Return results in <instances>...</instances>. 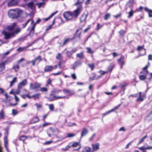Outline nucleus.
<instances>
[{
  "label": "nucleus",
  "mask_w": 152,
  "mask_h": 152,
  "mask_svg": "<svg viewBox=\"0 0 152 152\" xmlns=\"http://www.w3.org/2000/svg\"><path fill=\"white\" fill-rule=\"evenodd\" d=\"M22 12V10L19 9L11 10L9 11L8 15L11 18H16L19 17Z\"/></svg>",
  "instance_id": "f257e3e1"
},
{
  "label": "nucleus",
  "mask_w": 152,
  "mask_h": 152,
  "mask_svg": "<svg viewBox=\"0 0 152 152\" xmlns=\"http://www.w3.org/2000/svg\"><path fill=\"white\" fill-rule=\"evenodd\" d=\"M41 21V20L40 19H38L37 20L36 23H34V21L32 19H28L27 20V21L25 24H23V28H25L26 26V25L30 21H31V24L32 25V27L31 30V32H33V33L34 31V28L36 24L39 23V22Z\"/></svg>",
  "instance_id": "f03ea898"
},
{
  "label": "nucleus",
  "mask_w": 152,
  "mask_h": 152,
  "mask_svg": "<svg viewBox=\"0 0 152 152\" xmlns=\"http://www.w3.org/2000/svg\"><path fill=\"white\" fill-rule=\"evenodd\" d=\"M2 34L4 35L5 39H9L12 37H14L12 32H8L6 30V29L2 31Z\"/></svg>",
  "instance_id": "7ed1b4c3"
},
{
  "label": "nucleus",
  "mask_w": 152,
  "mask_h": 152,
  "mask_svg": "<svg viewBox=\"0 0 152 152\" xmlns=\"http://www.w3.org/2000/svg\"><path fill=\"white\" fill-rule=\"evenodd\" d=\"M81 8L82 7L81 5H80L79 7H78L73 12H72V14L74 18H76L78 17L81 12Z\"/></svg>",
  "instance_id": "20e7f679"
},
{
  "label": "nucleus",
  "mask_w": 152,
  "mask_h": 152,
  "mask_svg": "<svg viewBox=\"0 0 152 152\" xmlns=\"http://www.w3.org/2000/svg\"><path fill=\"white\" fill-rule=\"evenodd\" d=\"M63 16L67 20H71L74 18L72 12H65L63 14Z\"/></svg>",
  "instance_id": "39448f33"
},
{
  "label": "nucleus",
  "mask_w": 152,
  "mask_h": 152,
  "mask_svg": "<svg viewBox=\"0 0 152 152\" xmlns=\"http://www.w3.org/2000/svg\"><path fill=\"white\" fill-rule=\"evenodd\" d=\"M65 97V96H56L53 94H51L50 96L47 98L50 101H52L58 99L64 98Z\"/></svg>",
  "instance_id": "423d86ee"
},
{
  "label": "nucleus",
  "mask_w": 152,
  "mask_h": 152,
  "mask_svg": "<svg viewBox=\"0 0 152 152\" xmlns=\"http://www.w3.org/2000/svg\"><path fill=\"white\" fill-rule=\"evenodd\" d=\"M40 84L36 82L33 83H31L30 85L29 88L31 90H37L41 86Z\"/></svg>",
  "instance_id": "0eeeda50"
},
{
  "label": "nucleus",
  "mask_w": 152,
  "mask_h": 152,
  "mask_svg": "<svg viewBox=\"0 0 152 152\" xmlns=\"http://www.w3.org/2000/svg\"><path fill=\"white\" fill-rule=\"evenodd\" d=\"M42 60L41 56H38L34 60L31 61V63L33 66H35L36 63L38 64Z\"/></svg>",
  "instance_id": "6e6552de"
},
{
  "label": "nucleus",
  "mask_w": 152,
  "mask_h": 152,
  "mask_svg": "<svg viewBox=\"0 0 152 152\" xmlns=\"http://www.w3.org/2000/svg\"><path fill=\"white\" fill-rule=\"evenodd\" d=\"M42 60L41 56H38L34 60L31 61V63L33 66H35L36 63L38 64Z\"/></svg>",
  "instance_id": "1a4fd4ad"
},
{
  "label": "nucleus",
  "mask_w": 152,
  "mask_h": 152,
  "mask_svg": "<svg viewBox=\"0 0 152 152\" xmlns=\"http://www.w3.org/2000/svg\"><path fill=\"white\" fill-rule=\"evenodd\" d=\"M42 60L41 56H38L34 60L31 61V63L33 66H35L36 63L38 64Z\"/></svg>",
  "instance_id": "9d476101"
},
{
  "label": "nucleus",
  "mask_w": 152,
  "mask_h": 152,
  "mask_svg": "<svg viewBox=\"0 0 152 152\" xmlns=\"http://www.w3.org/2000/svg\"><path fill=\"white\" fill-rule=\"evenodd\" d=\"M27 84V80L26 79H25L18 84V88L19 89H21L23 86H25Z\"/></svg>",
  "instance_id": "9b49d317"
},
{
  "label": "nucleus",
  "mask_w": 152,
  "mask_h": 152,
  "mask_svg": "<svg viewBox=\"0 0 152 152\" xmlns=\"http://www.w3.org/2000/svg\"><path fill=\"white\" fill-rule=\"evenodd\" d=\"M16 25V23H14L12 25L8 26L5 29H7L9 31H12L14 29Z\"/></svg>",
  "instance_id": "f8f14e48"
},
{
  "label": "nucleus",
  "mask_w": 152,
  "mask_h": 152,
  "mask_svg": "<svg viewBox=\"0 0 152 152\" xmlns=\"http://www.w3.org/2000/svg\"><path fill=\"white\" fill-rule=\"evenodd\" d=\"M20 0H11L8 3V5L10 7L17 4L19 2Z\"/></svg>",
  "instance_id": "ddd939ff"
},
{
  "label": "nucleus",
  "mask_w": 152,
  "mask_h": 152,
  "mask_svg": "<svg viewBox=\"0 0 152 152\" xmlns=\"http://www.w3.org/2000/svg\"><path fill=\"white\" fill-rule=\"evenodd\" d=\"M54 69V67L52 66L47 65L45 66L44 68L45 72H49L52 70Z\"/></svg>",
  "instance_id": "4468645a"
},
{
  "label": "nucleus",
  "mask_w": 152,
  "mask_h": 152,
  "mask_svg": "<svg viewBox=\"0 0 152 152\" xmlns=\"http://www.w3.org/2000/svg\"><path fill=\"white\" fill-rule=\"evenodd\" d=\"M92 145L93 151H96L99 148V143L92 144Z\"/></svg>",
  "instance_id": "2eb2a0df"
},
{
  "label": "nucleus",
  "mask_w": 152,
  "mask_h": 152,
  "mask_svg": "<svg viewBox=\"0 0 152 152\" xmlns=\"http://www.w3.org/2000/svg\"><path fill=\"white\" fill-rule=\"evenodd\" d=\"M124 57L121 56L120 58L117 60L118 63L121 66L125 64V62L124 60Z\"/></svg>",
  "instance_id": "dca6fc26"
},
{
  "label": "nucleus",
  "mask_w": 152,
  "mask_h": 152,
  "mask_svg": "<svg viewBox=\"0 0 152 152\" xmlns=\"http://www.w3.org/2000/svg\"><path fill=\"white\" fill-rule=\"evenodd\" d=\"M50 131L52 133H56L57 134H58L60 132V131L57 128H50Z\"/></svg>",
  "instance_id": "f3484780"
},
{
  "label": "nucleus",
  "mask_w": 152,
  "mask_h": 152,
  "mask_svg": "<svg viewBox=\"0 0 152 152\" xmlns=\"http://www.w3.org/2000/svg\"><path fill=\"white\" fill-rule=\"evenodd\" d=\"M4 147L6 148L7 150L8 151V141L7 139V136H5L4 138Z\"/></svg>",
  "instance_id": "a211bd4d"
},
{
  "label": "nucleus",
  "mask_w": 152,
  "mask_h": 152,
  "mask_svg": "<svg viewBox=\"0 0 152 152\" xmlns=\"http://www.w3.org/2000/svg\"><path fill=\"white\" fill-rule=\"evenodd\" d=\"M21 30V28L20 27H18L16 28L15 30L14 31L12 32L14 37L15 36V35H16L20 33V32Z\"/></svg>",
  "instance_id": "6ab92c4d"
},
{
  "label": "nucleus",
  "mask_w": 152,
  "mask_h": 152,
  "mask_svg": "<svg viewBox=\"0 0 152 152\" xmlns=\"http://www.w3.org/2000/svg\"><path fill=\"white\" fill-rule=\"evenodd\" d=\"M7 62V61H6L0 64V71H2L4 70L5 68V64Z\"/></svg>",
  "instance_id": "aec40b11"
},
{
  "label": "nucleus",
  "mask_w": 152,
  "mask_h": 152,
  "mask_svg": "<svg viewBox=\"0 0 152 152\" xmlns=\"http://www.w3.org/2000/svg\"><path fill=\"white\" fill-rule=\"evenodd\" d=\"M39 119L37 117H34L32 118L30 121V124H33L38 122Z\"/></svg>",
  "instance_id": "412c9836"
},
{
  "label": "nucleus",
  "mask_w": 152,
  "mask_h": 152,
  "mask_svg": "<svg viewBox=\"0 0 152 152\" xmlns=\"http://www.w3.org/2000/svg\"><path fill=\"white\" fill-rule=\"evenodd\" d=\"M87 15L83 14L80 18V20L81 22H84L86 21L87 18Z\"/></svg>",
  "instance_id": "4be33fe9"
},
{
  "label": "nucleus",
  "mask_w": 152,
  "mask_h": 152,
  "mask_svg": "<svg viewBox=\"0 0 152 152\" xmlns=\"http://www.w3.org/2000/svg\"><path fill=\"white\" fill-rule=\"evenodd\" d=\"M5 112L3 109H2L0 112V120L4 119L5 118Z\"/></svg>",
  "instance_id": "5701e85b"
},
{
  "label": "nucleus",
  "mask_w": 152,
  "mask_h": 152,
  "mask_svg": "<svg viewBox=\"0 0 152 152\" xmlns=\"http://www.w3.org/2000/svg\"><path fill=\"white\" fill-rule=\"evenodd\" d=\"M63 92L65 94L68 93L70 96L74 94V93L70 91L68 89H64L63 90Z\"/></svg>",
  "instance_id": "b1692460"
},
{
  "label": "nucleus",
  "mask_w": 152,
  "mask_h": 152,
  "mask_svg": "<svg viewBox=\"0 0 152 152\" xmlns=\"http://www.w3.org/2000/svg\"><path fill=\"white\" fill-rule=\"evenodd\" d=\"M26 5L28 7L31 9H33L35 7L34 3L32 1L27 4Z\"/></svg>",
  "instance_id": "393cba45"
},
{
  "label": "nucleus",
  "mask_w": 152,
  "mask_h": 152,
  "mask_svg": "<svg viewBox=\"0 0 152 152\" xmlns=\"http://www.w3.org/2000/svg\"><path fill=\"white\" fill-rule=\"evenodd\" d=\"M81 64V63L80 61L75 62L73 65V69H75L76 68L77 66H80Z\"/></svg>",
  "instance_id": "a878e982"
},
{
  "label": "nucleus",
  "mask_w": 152,
  "mask_h": 152,
  "mask_svg": "<svg viewBox=\"0 0 152 152\" xmlns=\"http://www.w3.org/2000/svg\"><path fill=\"white\" fill-rule=\"evenodd\" d=\"M40 95V94L39 93L35 94H33L32 95V97L34 100H36L37 99H39Z\"/></svg>",
  "instance_id": "bb28decb"
},
{
  "label": "nucleus",
  "mask_w": 152,
  "mask_h": 152,
  "mask_svg": "<svg viewBox=\"0 0 152 152\" xmlns=\"http://www.w3.org/2000/svg\"><path fill=\"white\" fill-rule=\"evenodd\" d=\"M88 130L86 128L83 129L81 132V137H82L88 133Z\"/></svg>",
  "instance_id": "cd10ccee"
},
{
  "label": "nucleus",
  "mask_w": 152,
  "mask_h": 152,
  "mask_svg": "<svg viewBox=\"0 0 152 152\" xmlns=\"http://www.w3.org/2000/svg\"><path fill=\"white\" fill-rule=\"evenodd\" d=\"M17 82V77H15L10 82V87H11L13 85L14 83Z\"/></svg>",
  "instance_id": "c85d7f7f"
},
{
  "label": "nucleus",
  "mask_w": 152,
  "mask_h": 152,
  "mask_svg": "<svg viewBox=\"0 0 152 152\" xmlns=\"http://www.w3.org/2000/svg\"><path fill=\"white\" fill-rule=\"evenodd\" d=\"M77 50V48H75L72 50L71 52H67V54L68 55H69L70 56H71L73 53L76 52Z\"/></svg>",
  "instance_id": "c756f323"
},
{
  "label": "nucleus",
  "mask_w": 152,
  "mask_h": 152,
  "mask_svg": "<svg viewBox=\"0 0 152 152\" xmlns=\"http://www.w3.org/2000/svg\"><path fill=\"white\" fill-rule=\"evenodd\" d=\"M82 33V29L80 28L78 29L76 31L75 34H77L78 37L79 38H80V34Z\"/></svg>",
  "instance_id": "7c9ffc66"
},
{
  "label": "nucleus",
  "mask_w": 152,
  "mask_h": 152,
  "mask_svg": "<svg viewBox=\"0 0 152 152\" xmlns=\"http://www.w3.org/2000/svg\"><path fill=\"white\" fill-rule=\"evenodd\" d=\"M75 38V37H74L72 39L68 38L67 39H65L64 41V42H63V45H65L68 42H70V41L72 40Z\"/></svg>",
  "instance_id": "2f4dec72"
},
{
  "label": "nucleus",
  "mask_w": 152,
  "mask_h": 152,
  "mask_svg": "<svg viewBox=\"0 0 152 152\" xmlns=\"http://www.w3.org/2000/svg\"><path fill=\"white\" fill-rule=\"evenodd\" d=\"M39 91L42 92H47L48 91V88L46 87H42L40 88Z\"/></svg>",
  "instance_id": "473e14b6"
},
{
  "label": "nucleus",
  "mask_w": 152,
  "mask_h": 152,
  "mask_svg": "<svg viewBox=\"0 0 152 152\" xmlns=\"http://www.w3.org/2000/svg\"><path fill=\"white\" fill-rule=\"evenodd\" d=\"M19 64H18L16 65H14L12 67V69H14L15 72H17L19 69L20 68Z\"/></svg>",
  "instance_id": "72a5a7b5"
},
{
  "label": "nucleus",
  "mask_w": 152,
  "mask_h": 152,
  "mask_svg": "<svg viewBox=\"0 0 152 152\" xmlns=\"http://www.w3.org/2000/svg\"><path fill=\"white\" fill-rule=\"evenodd\" d=\"M110 14L109 13L106 14L104 15V19L105 20H107L110 18Z\"/></svg>",
  "instance_id": "f704fd0d"
},
{
  "label": "nucleus",
  "mask_w": 152,
  "mask_h": 152,
  "mask_svg": "<svg viewBox=\"0 0 152 152\" xmlns=\"http://www.w3.org/2000/svg\"><path fill=\"white\" fill-rule=\"evenodd\" d=\"M133 2V0H129V2H127V5L129 7L132 6L134 4Z\"/></svg>",
  "instance_id": "c9c22d12"
},
{
  "label": "nucleus",
  "mask_w": 152,
  "mask_h": 152,
  "mask_svg": "<svg viewBox=\"0 0 152 152\" xmlns=\"http://www.w3.org/2000/svg\"><path fill=\"white\" fill-rule=\"evenodd\" d=\"M83 1V0H77V2L75 4V5H76L77 4L79 5V6L78 7H79L80 5L82 6L81 3H82Z\"/></svg>",
  "instance_id": "e433bc0d"
},
{
  "label": "nucleus",
  "mask_w": 152,
  "mask_h": 152,
  "mask_svg": "<svg viewBox=\"0 0 152 152\" xmlns=\"http://www.w3.org/2000/svg\"><path fill=\"white\" fill-rule=\"evenodd\" d=\"M134 13V12L133 11V10L131 9V11L128 13L129 16L128 18H129L132 17L133 16Z\"/></svg>",
  "instance_id": "4c0bfd02"
},
{
  "label": "nucleus",
  "mask_w": 152,
  "mask_h": 152,
  "mask_svg": "<svg viewBox=\"0 0 152 152\" xmlns=\"http://www.w3.org/2000/svg\"><path fill=\"white\" fill-rule=\"evenodd\" d=\"M50 111H53L54 109V106L53 104H50L48 105Z\"/></svg>",
  "instance_id": "58836bf2"
},
{
  "label": "nucleus",
  "mask_w": 152,
  "mask_h": 152,
  "mask_svg": "<svg viewBox=\"0 0 152 152\" xmlns=\"http://www.w3.org/2000/svg\"><path fill=\"white\" fill-rule=\"evenodd\" d=\"M57 12H55L54 13H52L50 15V16L48 17V18H45V21H46L48 20L49 19H50V18H52L53 16L56 14V13Z\"/></svg>",
  "instance_id": "ea45409f"
},
{
  "label": "nucleus",
  "mask_w": 152,
  "mask_h": 152,
  "mask_svg": "<svg viewBox=\"0 0 152 152\" xmlns=\"http://www.w3.org/2000/svg\"><path fill=\"white\" fill-rule=\"evenodd\" d=\"M146 75H140L139 76V78L141 80H144L146 78Z\"/></svg>",
  "instance_id": "a19ab883"
},
{
  "label": "nucleus",
  "mask_w": 152,
  "mask_h": 152,
  "mask_svg": "<svg viewBox=\"0 0 152 152\" xmlns=\"http://www.w3.org/2000/svg\"><path fill=\"white\" fill-rule=\"evenodd\" d=\"M88 66L91 68L92 70H93L95 67V65L94 64H88Z\"/></svg>",
  "instance_id": "79ce46f5"
},
{
  "label": "nucleus",
  "mask_w": 152,
  "mask_h": 152,
  "mask_svg": "<svg viewBox=\"0 0 152 152\" xmlns=\"http://www.w3.org/2000/svg\"><path fill=\"white\" fill-rule=\"evenodd\" d=\"M77 57L80 58H83V53L81 52L80 53H78L77 54Z\"/></svg>",
  "instance_id": "37998d69"
},
{
  "label": "nucleus",
  "mask_w": 152,
  "mask_h": 152,
  "mask_svg": "<svg viewBox=\"0 0 152 152\" xmlns=\"http://www.w3.org/2000/svg\"><path fill=\"white\" fill-rule=\"evenodd\" d=\"M147 135L145 136L144 137L142 138L138 142V144H140V143H141L146 138H147Z\"/></svg>",
  "instance_id": "c03bdc74"
},
{
  "label": "nucleus",
  "mask_w": 152,
  "mask_h": 152,
  "mask_svg": "<svg viewBox=\"0 0 152 152\" xmlns=\"http://www.w3.org/2000/svg\"><path fill=\"white\" fill-rule=\"evenodd\" d=\"M26 139V137L25 136L23 135L20 136L19 138V140L22 141H24Z\"/></svg>",
  "instance_id": "a18cd8bd"
},
{
  "label": "nucleus",
  "mask_w": 152,
  "mask_h": 152,
  "mask_svg": "<svg viewBox=\"0 0 152 152\" xmlns=\"http://www.w3.org/2000/svg\"><path fill=\"white\" fill-rule=\"evenodd\" d=\"M86 49L88 50L87 52L88 53L91 54H93L94 53V51L91 50L90 48L88 47Z\"/></svg>",
  "instance_id": "49530a36"
},
{
  "label": "nucleus",
  "mask_w": 152,
  "mask_h": 152,
  "mask_svg": "<svg viewBox=\"0 0 152 152\" xmlns=\"http://www.w3.org/2000/svg\"><path fill=\"white\" fill-rule=\"evenodd\" d=\"M75 134L72 133H68L67 134V137H72L75 136Z\"/></svg>",
  "instance_id": "de8ad7c7"
},
{
  "label": "nucleus",
  "mask_w": 152,
  "mask_h": 152,
  "mask_svg": "<svg viewBox=\"0 0 152 152\" xmlns=\"http://www.w3.org/2000/svg\"><path fill=\"white\" fill-rule=\"evenodd\" d=\"M12 113L14 115H15L18 113V112L16 110L13 109L12 110Z\"/></svg>",
  "instance_id": "09e8293b"
},
{
  "label": "nucleus",
  "mask_w": 152,
  "mask_h": 152,
  "mask_svg": "<svg viewBox=\"0 0 152 152\" xmlns=\"http://www.w3.org/2000/svg\"><path fill=\"white\" fill-rule=\"evenodd\" d=\"M20 89H19L18 88V89L14 92V95H16V94H19L20 92Z\"/></svg>",
  "instance_id": "8fccbe9b"
},
{
  "label": "nucleus",
  "mask_w": 152,
  "mask_h": 152,
  "mask_svg": "<svg viewBox=\"0 0 152 152\" xmlns=\"http://www.w3.org/2000/svg\"><path fill=\"white\" fill-rule=\"evenodd\" d=\"M24 48L19 47L17 49V51L19 52H21L25 50Z\"/></svg>",
  "instance_id": "3c124183"
},
{
  "label": "nucleus",
  "mask_w": 152,
  "mask_h": 152,
  "mask_svg": "<svg viewBox=\"0 0 152 152\" xmlns=\"http://www.w3.org/2000/svg\"><path fill=\"white\" fill-rule=\"evenodd\" d=\"M71 76L72 78L74 80H75L77 78L76 75L75 73L72 74L71 75Z\"/></svg>",
  "instance_id": "603ef678"
},
{
  "label": "nucleus",
  "mask_w": 152,
  "mask_h": 152,
  "mask_svg": "<svg viewBox=\"0 0 152 152\" xmlns=\"http://www.w3.org/2000/svg\"><path fill=\"white\" fill-rule=\"evenodd\" d=\"M139 149L140 150L143 151V152H144V151H145V150H147V147L145 148L143 146V147H140L139 148Z\"/></svg>",
  "instance_id": "864d4df0"
},
{
  "label": "nucleus",
  "mask_w": 152,
  "mask_h": 152,
  "mask_svg": "<svg viewBox=\"0 0 152 152\" xmlns=\"http://www.w3.org/2000/svg\"><path fill=\"white\" fill-rule=\"evenodd\" d=\"M51 82L52 80L50 78H49L47 80V83L46 85V86H47L51 84Z\"/></svg>",
  "instance_id": "5fc2aeb1"
},
{
  "label": "nucleus",
  "mask_w": 152,
  "mask_h": 152,
  "mask_svg": "<svg viewBox=\"0 0 152 152\" xmlns=\"http://www.w3.org/2000/svg\"><path fill=\"white\" fill-rule=\"evenodd\" d=\"M79 143L77 142H75L73 143L71 146L72 147H76L79 145Z\"/></svg>",
  "instance_id": "6e6d98bb"
},
{
  "label": "nucleus",
  "mask_w": 152,
  "mask_h": 152,
  "mask_svg": "<svg viewBox=\"0 0 152 152\" xmlns=\"http://www.w3.org/2000/svg\"><path fill=\"white\" fill-rule=\"evenodd\" d=\"M85 149L86 152H90L91 148L89 147H87L85 148Z\"/></svg>",
  "instance_id": "4d7b16f0"
},
{
  "label": "nucleus",
  "mask_w": 152,
  "mask_h": 152,
  "mask_svg": "<svg viewBox=\"0 0 152 152\" xmlns=\"http://www.w3.org/2000/svg\"><path fill=\"white\" fill-rule=\"evenodd\" d=\"M99 73L100 74V75H101L102 76V75H104L106 73H107V72H104L102 70H100L99 72Z\"/></svg>",
  "instance_id": "13d9d810"
},
{
  "label": "nucleus",
  "mask_w": 152,
  "mask_h": 152,
  "mask_svg": "<svg viewBox=\"0 0 152 152\" xmlns=\"http://www.w3.org/2000/svg\"><path fill=\"white\" fill-rule=\"evenodd\" d=\"M95 75H95V77H94V78H93L92 80H97L102 77L101 75H100L96 76Z\"/></svg>",
  "instance_id": "bf43d9fd"
},
{
  "label": "nucleus",
  "mask_w": 152,
  "mask_h": 152,
  "mask_svg": "<svg viewBox=\"0 0 152 152\" xmlns=\"http://www.w3.org/2000/svg\"><path fill=\"white\" fill-rule=\"evenodd\" d=\"M56 58L58 59H61V54L60 53H58L57 55Z\"/></svg>",
  "instance_id": "052dcab7"
},
{
  "label": "nucleus",
  "mask_w": 152,
  "mask_h": 152,
  "mask_svg": "<svg viewBox=\"0 0 152 152\" xmlns=\"http://www.w3.org/2000/svg\"><path fill=\"white\" fill-rule=\"evenodd\" d=\"M35 105L36 106L37 108H41L42 107V105L38 103H36Z\"/></svg>",
  "instance_id": "680f3d73"
},
{
  "label": "nucleus",
  "mask_w": 152,
  "mask_h": 152,
  "mask_svg": "<svg viewBox=\"0 0 152 152\" xmlns=\"http://www.w3.org/2000/svg\"><path fill=\"white\" fill-rule=\"evenodd\" d=\"M102 27V26L100 25L99 23H97V26L96 27V29L97 30H98L99 29Z\"/></svg>",
  "instance_id": "e2e57ef3"
},
{
  "label": "nucleus",
  "mask_w": 152,
  "mask_h": 152,
  "mask_svg": "<svg viewBox=\"0 0 152 152\" xmlns=\"http://www.w3.org/2000/svg\"><path fill=\"white\" fill-rule=\"evenodd\" d=\"M70 147V146L69 145H67L65 148H63L62 150L64 151H66Z\"/></svg>",
  "instance_id": "0e129e2a"
},
{
  "label": "nucleus",
  "mask_w": 152,
  "mask_h": 152,
  "mask_svg": "<svg viewBox=\"0 0 152 152\" xmlns=\"http://www.w3.org/2000/svg\"><path fill=\"white\" fill-rule=\"evenodd\" d=\"M143 100V97L142 96H139V98L137 99V101H142Z\"/></svg>",
  "instance_id": "69168bd1"
},
{
  "label": "nucleus",
  "mask_w": 152,
  "mask_h": 152,
  "mask_svg": "<svg viewBox=\"0 0 152 152\" xmlns=\"http://www.w3.org/2000/svg\"><path fill=\"white\" fill-rule=\"evenodd\" d=\"M25 60V59L23 58H22L20 59L18 61L17 63L18 64H20V63L21 62L24 61Z\"/></svg>",
  "instance_id": "338daca9"
},
{
  "label": "nucleus",
  "mask_w": 152,
  "mask_h": 152,
  "mask_svg": "<svg viewBox=\"0 0 152 152\" xmlns=\"http://www.w3.org/2000/svg\"><path fill=\"white\" fill-rule=\"evenodd\" d=\"M126 32L125 31L123 30H121L119 31V33L121 35H123Z\"/></svg>",
  "instance_id": "774afa93"
}]
</instances>
